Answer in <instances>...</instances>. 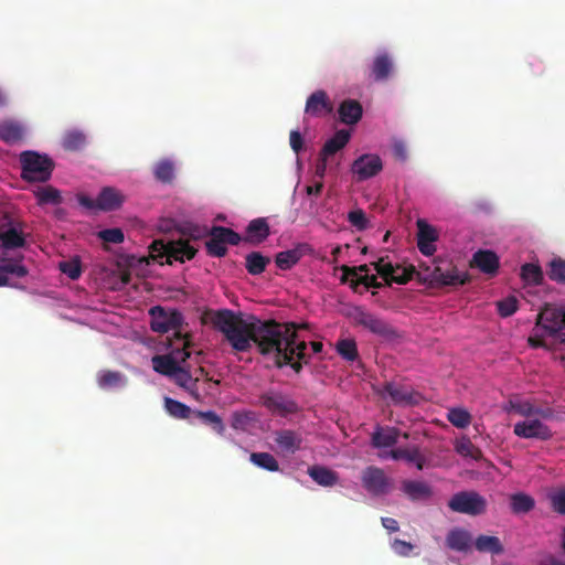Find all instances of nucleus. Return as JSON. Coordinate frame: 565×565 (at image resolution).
I'll list each match as a JSON object with an SVG mask.
<instances>
[{"mask_svg":"<svg viewBox=\"0 0 565 565\" xmlns=\"http://www.w3.org/2000/svg\"><path fill=\"white\" fill-rule=\"evenodd\" d=\"M456 450L458 454L465 457H476V452H478V449L473 446L470 439L463 438L460 440L457 446Z\"/></svg>","mask_w":565,"mask_h":565,"instance_id":"680f3d73","label":"nucleus"},{"mask_svg":"<svg viewBox=\"0 0 565 565\" xmlns=\"http://www.w3.org/2000/svg\"><path fill=\"white\" fill-rule=\"evenodd\" d=\"M35 196L39 204L58 205L62 203L61 192L51 185L39 188L35 192Z\"/></svg>","mask_w":565,"mask_h":565,"instance_id":"de8ad7c7","label":"nucleus"},{"mask_svg":"<svg viewBox=\"0 0 565 565\" xmlns=\"http://www.w3.org/2000/svg\"><path fill=\"white\" fill-rule=\"evenodd\" d=\"M269 263L270 258L259 252H252L245 257L246 270L253 276L263 274Z\"/></svg>","mask_w":565,"mask_h":565,"instance_id":"c9c22d12","label":"nucleus"},{"mask_svg":"<svg viewBox=\"0 0 565 565\" xmlns=\"http://www.w3.org/2000/svg\"><path fill=\"white\" fill-rule=\"evenodd\" d=\"M383 168L382 160L376 154H362L354 160L352 172L358 175V180H366L376 175Z\"/></svg>","mask_w":565,"mask_h":565,"instance_id":"2eb2a0df","label":"nucleus"},{"mask_svg":"<svg viewBox=\"0 0 565 565\" xmlns=\"http://www.w3.org/2000/svg\"><path fill=\"white\" fill-rule=\"evenodd\" d=\"M193 416L198 418L201 424L210 427L217 435H224L225 424L222 417L214 411H194Z\"/></svg>","mask_w":565,"mask_h":565,"instance_id":"7c9ffc66","label":"nucleus"},{"mask_svg":"<svg viewBox=\"0 0 565 565\" xmlns=\"http://www.w3.org/2000/svg\"><path fill=\"white\" fill-rule=\"evenodd\" d=\"M546 274L552 281L565 285V259L553 257L547 264Z\"/></svg>","mask_w":565,"mask_h":565,"instance_id":"79ce46f5","label":"nucleus"},{"mask_svg":"<svg viewBox=\"0 0 565 565\" xmlns=\"http://www.w3.org/2000/svg\"><path fill=\"white\" fill-rule=\"evenodd\" d=\"M401 266H393L391 263H384V265L381 268H377V274L386 280V284L391 286L392 284V276L396 270H399Z\"/></svg>","mask_w":565,"mask_h":565,"instance_id":"69168bd1","label":"nucleus"},{"mask_svg":"<svg viewBox=\"0 0 565 565\" xmlns=\"http://www.w3.org/2000/svg\"><path fill=\"white\" fill-rule=\"evenodd\" d=\"M333 111V105L328 94L318 89L306 102L305 113L310 117H324Z\"/></svg>","mask_w":565,"mask_h":565,"instance_id":"dca6fc26","label":"nucleus"},{"mask_svg":"<svg viewBox=\"0 0 565 565\" xmlns=\"http://www.w3.org/2000/svg\"><path fill=\"white\" fill-rule=\"evenodd\" d=\"M359 284L364 285L366 288H381L383 285L377 280L375 275H363L353 281L352 287L355 288Z\"/></svg>","mask_w":565,"mask_h":565,"instance_id":"0e129e2a","label":"nucleus"},{"mask_svg":"<svg viewBox=\"0 0 565 565\" xmlns=\"http://www.w3.org/2000/svg\"><path fill=\"white\" fill-rule=\"evenodd\" d=\"M497 308L502 318L510 317L518 310V300L514 296H509L498 301Z\"/></svg>","mask_w":565,"mask_h":565,"instance_id":"603ef678","label":"nucleus"},{"mask_svg":"<svg viewBox=\"0 0 565 565\" xmlns=\"http://www.w3.org/2000/svg\"><path fill=\"white\" fill-rule=\"evenodd\" d=\"M275 444L282 454L294 455L301 449L302 436L292 429H279L275 431Z\"/></svg>","mask_w":565,"mask_h":565,"instance_id":"a211bd4d","label":"nucleus"},{"mask_svg":"<svg viewBox=\"0 0 565 565\" xmlns=\"http://www.w3.org/2000/svg\"><path fill=\"white\" fill-rule=\"evenodd\" d=\"M21 177L28 182H46L54 170V161L47 154L26 150L20 153Z\"/></svg>","mask_w":565,"mask_h":565,"instance_id":"f03ea898","label":"nucleus"},{"mask_svg":"<svg viewBox=\"0 0 565 565\" xmlns=\"http://www.w3.org/2000/svg\"><path fill=\"white\" fill-rule=\"evenodd\" d=\"M348 221L359 231H364L369 227V220L361 209L350 211L348 214Z\"/></svg>","mask_w":565,"mask_h":565,"instance_id":"5fc2aeb1","label":"nucleus"},{"mask_svg":"<svg viewBox=\"0 0 565 565\" xmlns=\"http://www.w3.org/2000/svg\"><path fill=\"white\" fill-rule=\"evenodd\" d=\"M512 408L518 414H520L522 416H525V417H531V416H534V415H540V416H542L544 418H548V417L552 416L551 409H543V408L534 407L529 402H521V403L512 404Z\"/></svg>","mask_w":565,"mask_h":565,"instance_id":"8fccbe9b","label":"nucleus"},{"mask_svg":"<svg viewBox=\"0 0 565 565\" xmlns=\"http://www.w3.org/2000/svg\"><path fill=\"white\" fill-rule=\"evenodd\" d=\"M514 434L521 438H536L541 440L550 439L552 430L539 419H526L516 423L513 428Z\"/></svg>","mask_w":565,"mask_h":565,"instance_id":"4468645a","label":"nucleus"},{"mask_svg":"<svg viewBox=\"0 0 565 565\" xmlns=\"http://www.w3.org/2000/svg\"><path fill=\"white\" fill-rule=\"evenodd\" d=\"M340 120L345 125L358 124L363 115V108L360 102L355 99H344L338 109Z\"/></svg>","mask_w":565,"mask_h":565,"instance_id":"b1692460","label":"nucleus"},{"mask_svg":"<svg viewBox=\"0 0 565 565\" xmlns=\"http://www.w3.org/2000/svg\"><path fill=\"white\" fill-rule=\"evenodd\" d=\"M150 254L153 259L166 258L168 264L173 260L184 263L192 259L198 249L193 247L188 239H154L150 246Z\"/></svg>","mask_w":565,"mask_h":565,"instance_id":"7ed1b4c3","label":"nucleus"},{"mask_svg":"<svg viewBox=\"0 0 565 565\" xmlns=\"http://www.w3.org/2000/svg\"><path fill=\"white\" fill-rule=\"evenodd\" d=\"M393 71V61L387 53H381L375 56L371 73L375 81L382 82L388 78Z\"/></svg>","mask_w":565,"mask_h":565,"instance_id":"cd10ccee","label":"nucleus"},{"mask_svg":"<svg viewBox=\"0 0 565 565\" xmlns=\"http://www.w3.org/2000/svg\"><path fill=\"white\" fill-rule=\"evenodd\" d=\"M499 265V257L494 252L489 249H479L473 254L471 260V266L477 267L482 273L488 275L497 274Z\"/></svg>","mask_w":565,"mask_h":565,"instance_id":"412c9836","label":"nucleus"},{"mask_svg":"<svg viewBox=\"0 0 565 565\" xmlns=\"http://www.w3.org/2000/svg\"><path fill=\"white\" fill-rule=\"evenodd\" d=\"M415 267L411 266L408 268H402L399 270H396L394 275L392 276V282H396L398 285H405L409 280H412L414 274H415Z\"/></svg>","mask_w":565,"mask_h":565,"instance_id":"052dcab7","label":"nucleus"},{"mask_svg":"<svg viewBox=\"0 0 565 565\" xmlns=\"http://www.w3.org/2000/svg\"><path fill=\"white\" fill-rule=\"evenodd\" d=\"M338 354L348 362H353L359 358L358 347L354 339H340L335 343Z\"/></svg>","mask_w":565,"mask_h":565,"instance_id":"a19ab883","label":"nucleus"},{"mask_svg":"<svg viewBox=\"0 0 565 565\" xmlns=\"http://www.w3.org/2000/svg\"><path fill=\"white\" fill-rule=\"evenodd\" d=\"M249 460L255 466L264 470L271 472L279 471V463L277 459L269 452H252Z\"/></svg>","mask_w":565,"mask_h":565,"instance_id":"ea45409f","label":"nucleus"},{"mask_svg":"<svg viewBox=\"0 0 565 565\" xmlns=\"http://www.w3.org/2000/svg\"><path fill=\"white\" fill-rule=\"evenodd\" d=\"M174 381L175 384L179 386L185 388L196 401L200 399V395L196 391L193 390V385H195V381L192 380V375L189 371H186L184 367L179 366L175 371V373L172 374L170 377Z\"/></svg>","mask_w":565,"mask_h":565,"instance_id":"58836bf2","label":"nucleus"},{"mask_svg":"<svg viewBox=\"0 0 565 565\" xmlns=\"http://www.w3.org/2000/svg\"><path fill=\"white\" fill-rule=\"evenodd\" d=\"M298 328H305V326H297L292 322V331L289 332L292 337L290 340L288 339L290 345H284L280 359H276V365L278 367H282L287 363H290L295 358L303 361L305 364L309 363V355L306 353L307 343L305 340H298Z\"/></svg>","mask_w":565,"mask_h":565,"instance_id":"f8f14e48","label":"nucleus"},{"mask_svg":"<svg viewBox=\"0 0 565 565\" xmlns=\"http://www.w3.org/2000/svg\"><path fill=\"white\" fill-rule=\"evenodd\" d=\"M471 535L463 529H452L446 536V544L450 550L457 552H467L470 547Z\"/></svg>","mask_w":565,"mask_h":565,"instance_id":"393cba45","label":"nucleus"},{"mask_svg":"<svg viewBox=\"0 0 565 565\" xmlns=\"http://www.w3.org/2000/svg\"><path fill=\"white\" fill-rule=\"evenodd\" d=\"M253 420L250 412H234L232 414V427L236 430H246Z\"/></svg>","mask_w":565,"mask_h":565,"instance_id":"864d4df0","label":"nucleus"},{"mask_svg":"<svg viewBox=\"0 0 565 565\" xmlns=\"http://www.w3.org/2000/svg\"><path fill=\"white\" fill-rule=\"evenodd\" d=\"M154 177L162 183H170L174 179V164L169 159L160 160L153 168Z\"/></svg>","mask_w":565,"mask_h":565,"instance_id":"a18cd8bd","label":"nucleus"},{"mask_svg":"<svg viewBox=\"0 0 565 565\" xmlns=\"http://www.w3.org/2000/svg\"><path fill=\"white\" fill-rule=\"evenodd\" d=\"M182 342V348H175L172 350L171 354L173 359H177V363H183L185 362L191 353L188 351V349L192 345L190 335L183 334V339L180 340Z\"/></svg>","mask_w":565,"mask_h":565,"instance_id":"6e6d98bb","label":"nucleus"},{"mask_svg":"<svg viewBox=\"0 0 565 565\" xmlns=\"http://www.w3.org/2000/svg\"><path fill=\"white\" fill-rule=\"evenodd\" d=\"M310 478L322 487H332L338 483L339 476L335 471L324 467L315 465L308 468Z\"/></svg>","mask_w":565,"mask_h":565,"instance_id":"bb28decb","label":"nucleus"},{"mask_svg":"<svg viewBox=\"0 0 565 565\" xmlns=\"http://www.w3.org/2000/svg\"><path fill=\"white\" fill-rule=\"evenodd\" d=\"M125 195L113 186H106L102 189L97 199L96 205L100 211H115L118 210L125 202Z\"/></svg>","mask_w":565,"mask_h":565,"instance_id":"aec40b11","label":"nucleus"},{"mask_svg":"<svg viewBox=\"0 0 565 565\" xmlns=\"http://www.w3.org/2000/svg\"><path fill=\"white\" fill-rule=\"evenodd\" d=\"M392 548L397 555L405 557L414 550V545L401 539H395L392 543Z\"/></svg>","mask_w":565,"mask_h":565,"instance_id":"e2e57ef3","label":"nucleus"},{"mask_svg":"<svg viewBox=\"0 0 565 565\" xmlns=\"http://www.w3.org/2000/svg\"><path fill=\"white\" fill-rule=\"evenodd\" d=\"M121 382V374L115 371H105L98 376V385L102 388L117 386Z\"/></svg>","mask_w":565,"mask_h":565,"instance_id":"4d7b16f0","label":"nucleus"},{"mask_svg":"<svg viewBox=\"0 0 565 565\" xmlns=\"http://www.w3.org/2000/svg\"><path fill=\"white\" fill-rule=\"evenodd\" d=\"M390 456L394 460H405L409 463H414L418 470H423L426 461L417 447L393 449Z\"/></svg>","mask_w":565,"mask_h":565,"instance_id":"c756f323","label":"nucleus"},{"mask_svg":"<svg viewBox=\"0 0 565 565\" xmlns=\"http://www.w3.org/2000/svg\"><path fill=\"white\" fill-rule=\"evenodd\" d=\"M401 489L411 501H425L433 495L431 487L424 481L404 480Z\"/></svg>","mask_w":565,"mask_h":565,"instance_id":"5701e85b","label":"nucleus"},{"mask_svg":"<svg viewBox=\"0 0 565 565\" xmlns=\"http://www.w3.org/2000/svg\"><path fill=\"white\" fill-rule=\"evenodd\" d=\"M341 270L343 273L342 281H345L349 276H356L358 271L365 273L367 275L369 265H360L358 267H349L347 265L341 266Z\"/></svg>","mask_w":565,"mask_h":565,"instance_id":"774afa93","label":"nucleus"},{"mask_svg":"<svg viewBox=\"0 0 565 565\" xmlns=\"http://www.w3.org/2000/svg\"><path fill=\"white\" fill-rule=\"evenodd\" d=\"M153 370L164 376L171 377L175 373L180 364L177 363V359H173L172 354L154 355L151 359Z\"/></svg>","mask_w":565,"mask_h":565,"instance_id":"473e14b6","label":"nucleus"},{"mask_svg":"<svg viewBox=\"0 0 565 565\" xmlns=\"http://www.w3.org/2000/svg\"><path fill=\"white\" fill-rule=\"evenodd\" d=\"M521 277L526 284L539 286L543 282L544 275L537 264L526 263L521 266Z\"/></svg>","mask_w":565,"mask_h":565,"instance_id":"37998d69","label":"nucleus"},{"mask_svg":"<svg viewBox=\"0 0 565 565\" xmlns=\"http://www.w3.org/2000/svg\"><path fill=\"white\" fill-rule=\"evenodd\" d=\"M363 488L372 495H383L390 491L391 480L383 469L370 466L361 476Z\"/></svg>","mask_w":565,"mask_h":565,"instance_id":"ddd939ff","label":"nucleus"},{"mask_svg":"<svg viewBox=\"0 0 565 565\" xmlns=\"http://www.w3.org/2000/svg\"><path fill=\"white\" fill-rule=\"evenodd\" d=\"M151 316V330L158 333H167L173 331V339H183L182 324L183 316L178 310H166L160 306L152 307L149 310Z\"/></svg>","mask_w":565,"mask_h":565,"instance_id":"39448f33","label":"nucleus"},{"mask_svg":"<svg viewBox=\"0 0 565 565\" xmlns=\"http://www.w3.org/2000/svg\"><path fill=\"white\" fill-rule=\"evenodd\" d=\"M58 268L72 280L78 279L82 275L81 262L78 259L61 262Z\"/></svg>","mask_w":565,"mask_h":565,"instance_id":"3c124183","label":"nucleus"},{"mask_svg":"<svg viewBox=\"0 0 565 565\" xmlns=\"http://www.w3.org/2000/svg\"><path fill=\"white\" fill-rule=\"evenodd\" d=\"M164 407L168 414L177 419H189L194 413L188 405L170 397L164 398Z\"/></svg>","mask_w":565,"mask_h":565,"instance_id":"4c0bfd02","label":"nucleus"},{"mask_svg":"<svg viewBox=\"0 0 565 565\" xmlns=\"http://www.w3.org/2000/svg\"><path fill=\"white\" fill-rule=\"evenodd\" d=\"M417 247L425 256H431L436 252L435 242L438 239L436 230L425 220L417 221Z\"/></svg>","mask_w":565,"mask_h":565,"instance_id":"f3484780","label":"nucleus"},{"mask_svg":"<svg viewBox=\"0 0 565 565\" xmlns=\"http://www.w3.org/2000/svg\"><path fill=\"white\" fill-rule=\"evenodd\" d=\"M0 242L3 248L6 249H14L24 247L25 238L22 232H19L14 227H9L7 230L0 231Z\"/></svg>","mask_w":565,"mask_h":565,"instance_id":"e433bc0d","label":"nucleus"},{"mask_svg":"<svg viewBox=\"0 0 565 565\" xmlns=\"http://www.w3.org/2000/svg\"><path fill=\"white\" fill-rule=\"evenodd\" d=\"M534 507L535 500L524 492L513 493L510 497V509L514 514L529 513Z\"/></svg>","mask_w":565,"mask_h":565,"instance_id":"f704fd0d","label":"nucleus"},{"mask_svg":"<svg viewBox=\"0 0 565 565\" xmlns=\"http://www.w3.org/2000/svg\"><path fill=\"white\" fill-rule=\"evenodd\" d=\"M86 136L78 130L67 131L63 137V148L68 151H77L84 148Z\"/></svg>","mask_w":565,"mask_h":565,"instance_id":"49530a36","label":"nucleus"},{"mask_svg":"<svg viewBox=\"0 0 565 565\" xmlns=\"http://www.w3.org/2000/svg\"><path fill=\"white\" fill-rule=\"evenodd\" d=\"M22 255L15 258H1L0 275H12L19 278L25 277L29 274V269L22 264Z\"/></svg>","mask_w":565,"mask_h":565,"instance_id":"72a5a7b5","label":"nucleus"},{"mask_svg":"<svg viewBox=\"0 0 565 565\" xmlns=\"http://www.w3.org/2000/svg\"><path fill=\"white\" fill-rule=\"evenodd\" d=\"M447 419L457 428H466L471 423V415L462 407H454L448 411Z\"/></svg>","mask_w":565,"mask_h":565,"instance_id":"09e8293b","label":"nucleus"},{"mask_svg":"<svg viewBox=\"0 0 565 565\" xmlns=\"http://www.w3.org/2000/svg\"><path fill=\"white\" fill-rule=\"evenodd\" d=\"M399 430L394 427L379 428L372 435V445L375 448L392 447L397 443Z\"/></svg>","mask_w":565,"mask_h":565,"instance_id":"2f4dec72","label":"nucleus"},{"mask_svg":"<svg viewBox=\"0 0 565 565\" xmlns=\"http://www.w3.org/2000/svg\"><path fill=\"white\" fill-rule=\"evenodd\" d=\"M24 128L14 120H3L0 122V139L6 143H17L23 139Z\"/></svg>","mask_w":565,"mask_h":565,"instance_id":"a878e982","label":"nucleus"},{"mask_svg":"<svg viewBox=\"0 0 565 565\" xmlns=\"http://www.w3.org/2000/svg\"><path fill=\"white\" fill-rule=\"evenodd\" d=\"M242 237L232 228L213 226L210 231V238L205 242V248L212 257H224L227 253L226 244L236 246Z\"/></svg>","mask_w":565,"mask_h":565,"instance_id":"6e6552de","label":"nucleus"},{"mask_svg":"<svg viewBox=\"0 0 565 565\" xmlns=\"http://www.w3.org/2000/svg\"><path fill=\"white\" fill-rule=\"evenodd\" d=\"M475 546L479 552H490L493 554L503 552L502 544L497 536L479 535L476 539Z\"/></svg>","mask_w":565,"mask_h":565,"instance_id":"c03bdc74","label":"nucleus"},{"mask_svg":"<svg viewBox=\"0 0 565 565\" xmlns=\"http://www.w3.org/2000/svg\"><path fill=\"white\" fill-rule=\"evenodd\" d=\"M537 324L541 326L548 335L565 342V311L559 308L546 306L537 316Z\"/></svg>","mask_w":565,"mask_h":565,"instance_id":"9d476101","label":"nucleus"},{"mask_svg":"<svg viewBox=\"0 0 565 565\" xmlns=\"http://www.w3.org/2000/svg\"><path fill=\"white\" fill-rule=\"evenodd\" d=\"M100 239L106 243L119 244L124 242V232L120 228H107L98 233Z\"/></svg>","mask_w":565,"mask_h":565,"instance_id":"bf43d9fd","label":"nucleus"},{"mask_svg":"<svg viewBox=\"0 0 565 565\" xmlns=\"http://www.w3.org/2000/svg\"><path fill=\"white\" fill-rule=\"evenodd\" d=\"M260 404L273 415L287 417L298 413L299 406L295 399L276 390H268L260 396Z\"/></svg>","mask_w":565,"mask_h":565,"instance_id":"1a4fd4ad","label":"nucleus"},{"mask_svg":"<svg viewBox=\"0 0 565 565\" xmlns=\"http://www.w3.org/2000/svg\"><path fill=\"white\" fill-rule=\"evenodd\" d=\"M383 391L391 398L392 403L397 406H416L424 401V397L419 392L407 385H402L395 382H386Z\"/></svg>","mask_w":565,"mask_h":565,"instance_id":"9b49d317","label":"nucleus"},{"mask_svg":"<svg viewBox=\"0 0 565 565\" xmlns=\"http://www.w3.org/2000/svg\"><path fill=\"white\" fill-rule=\"evenodd\" d=\"M425 271L423 279L439 286H461L469 281L468 274L459 271L451 263H439L433 269L427 267Z\"/></svg>","mask_w":565,"mask_h":565,"instance_id":"423d86ee","label":"nucleus"},{"mask_svg":"<svg viewBox=\"0 0 565 565\" xmlns=\"http://www.w3.org/2000/svg\"><path fill=\"white\" fill-rule=\"evenodd\" d=\"M310 252L311 247L306 243L298 244L291 249L279 252L275 257L276 266L281 270H288Z\"/></svg>","mask_w":565,"mask_h":565,"instance_id":"6ab92c4d","label":"nucleus"},{"mask_svg":"<svg viewBox=\"0 0 565 565\" xmlns=\"http://www.w3.org/2000/svg\"><path fill=\"white\" fill-rule=\"evenodd\" d=\"M553 510L565 514V488L558 489L548 495Z\"/></svg>","mask_w":565,"mask_h":565,"instance_id":"13d9d810","label":"nucleus"},{"mask_svg":"<svg viewBox=\"0 0 565 565\" xmlns=\"http://www.w3.org/2000/svg\"><path fill=\"white\" fill-rule=\"evenodd\" d=\"M211 322L221 331L232 348L237 352H246L254 343L263 355L276 353L280 359L284 345H290L292 322L280 323L275 320H260L250 316L243 319L242 313L230 309L211 311Z\"/></svg>","mask_w":565,"mask_h":565,"instance_id":"f257e3e1","label":"nucleus"},{"mask_svg":"<svg viewBox=\"0 0 565 565\" xmlns=\"http://www.w3.org/2000/svg\"><path fill=\"white\" fill-rule=\"evenodd\" d=\"M350 132L348 130L341 129L338 130L330 139L326 141L322 149L320 150V154L322 157H330L337 153L339 150L343 149L348 142L350 141Z\"/></svg>","mask_w":565,"mask_h":565,"instance_id":"c85d7f7f","label":"nucleus"},{"mask_svg":"<svg viewBox=\"0 0 565 565\" xmlns=\"http://www.w3.org/2000/svg\"><path fill=\"white\" fill-rule=\"evenodd\" d=\"M289 143L295 153H299L303 148V138L298 130H291L289 135Z\"/></svg>","mask_w":565,"mask_h":565,"instance_id":"338daca9","label":"nucleus"},{"mask_svg":"<svg viewBox=\"0 0 565 565\" xmlns=\"http://www.w3.org/2000/svg\"><path fill=\"white\" fill-rule=\"evenodd\" d=\"M269 235L270 230L267 220L264 217H258L252 220L248 223L244 241L253 245H258L263 243Z\"/></svg>","mask_w":565,"mask_h":565,"instance_id":"4be33fe9","label":"nucleus"},{"mask_svg":"<svg viewBox=\"0 0 565 565\" xmlns=\"http://www.w3.org/2000/svg\"><path fill=\"white\" fill-rule=\"evenodd\" d=\"M448 507L454 512L476 516L486 512L487 500L476 491H460L451 497Z\"/></svg>","mask_w":565,"mask_h":565,"instance_id":"0eeeda50","label":"nucleus"},{"mask_svg":"<svg viewBox=\"0 0 565 565\" xmlns=\"http://www.w3.org/2000/svg\"><path fill=\"white\" fill-rule=\"evenodd\" d=\"M351 318L356 326L366 329L385 341H393L398 338L396 329L391 323L362 307H355Z\"/></svg>","mask_w":565,"mask_h":565,"instance_id":"20e7f679","label":"nucleus"}]
</instances>
